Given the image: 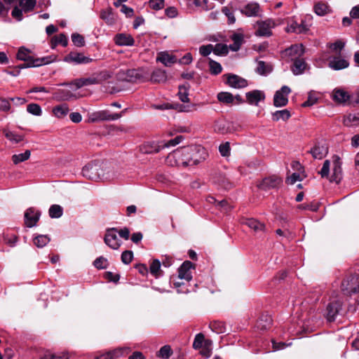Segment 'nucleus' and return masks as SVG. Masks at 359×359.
Listing matches in <instances>:
<instances>
[{
    "label": "nucleus",
    "mask_w": 359,
    "mask_h": 359,
    "mask_svg": "<svg viewBox=\"0 0 359 359\" xmlns=\"http://www.w3.org/2000/svg\"><path fill=\"white\" fill-rule=\"evenodd\" d=\"M11 109V104L8 99L0 97V111L7 112Z\"/></svg>",
    "instance_id": "obj_64"
},
{
    "label": "nucleus",
    "mask_w": 359,
    "mask_h": 359,
    "mask_svg": "<svg viewBox=\"0 0 359 359\" xmlns=\"http://www.w3.org/2000/svg\"><path fill=\"white\" fill-rule=\"evenodd\" d=\"M133 259V252L131 250H125L121 255V261L125 264H129Z\"/></svg>",
    "instance_id": "obj_62"
},
{
    "label": "nucleus",
    "mask_w": 359,
    "mask_h": 359,
    "mask_svg": "<svg viewBox=\"0 0 359 359\" xmlns=\"http://www.w3.org/2000/svg\"><path fill=\"white\" fill-rule=\"evenodd\" d=\"M341 289L346 295L359 294V276H347L341 283Z\"/></svg>",
    "instance_id": "obj_7"
},
{
    "label": "nucleus",
    "mask_w": 359,
    "mask_h": 359,
    "mask_svg": "<svg viewBox=\"0 0 359 359\" xmlns=\"http://www.w3.org/2000/svg\"><path fill=\"white\" fill-rule=\"evenodd\" d=\"M304 53V48L302 44H294L286 48L282 53V56L287 61H294L302 57Z\"/></svg>",
    "instance_id": "obj_12"
},
{
    "label": "nucleus",
    "mask_w": 359,
    "mask_h": 359,
    "mask_svg": "<svg viewBox=\"0 0 359 359\" xmlns=\"http://www.w3.org/2000/svg\"><path fill=\"white\" fill-rule=\"evenodd\" d=\"M52 43L56 46L61 44L62 46H67L68 43V39L65 34H60L59 35L55 36L52 39Z\"/></svg>",
    "instance_id": "obj_50"
},
{
    "label": "nucleus",
    "mask_w": 359,
    "mask_h": 359,
    "mask_svg": "<svg viewBox=\"0 0 359 359\" xmlns=\"http://www.w3.org/2000/svg\"><path fill=\"white\" fill-rule=\"evenodd\" d=\"M149 6L155 11H159L165 6L164 0H149Z\"/></svg>",
    "instance_id": "obj_60"
},
{
    "label": "nucleus",
    "mask_w": 359,
    "mask_h": 359,
    "mask_svg": "<svg viewBox=\"0 0 359 359\" xmlns=\"http://www.w3.org/2000/svg\"><path fill=\"white\" fill-rule=\"evenodd\" d=\"M342 305L343 301L340 297L336 296L330 297V302L326 306L325 314L328 321L332 322L335 320L336 317L342 308Z\"/></svg>",
    "instance_id": "obj_8"
},
{
    "label": "nucleus",
    "mask_w": 359,
    "mask_h": 359,
    "mask_svg": "<svg viewBox=\"0 0 359 359\" xmlns=\"http://www.w3.org/2000/svg\"><path fill=\"white\" fill-rule=\"evenodd\" d=\"M217 99L224 104H233L234 102V96L228 92H221L217 94Z\"/></svg>",
    "instance_id": "obj_38"
},
{
    "label": "nucleus",
    "mask_w": 359,
    "mask_h": 359,
    "mask_svg": "<svg viewBox=\"0 0 359 359\" xmlns=\"http://www.w3.org/2000/svg\"><path fill=\"white\" fill-rule=\"evenodd\" d=\"M318 101V97L315 93L310 92L308 95L307 100L305 101L302 106L304 107H311L315 104Z\"/></svg>",
    "instance_id": "obj_57"
},
{
    "label": "nucleus",
    "mask_w": 359,
    "mask_h": 359,
    "mask_svg": "<svg viewBox=\"0 0 359 359\" xmlns=\"http://www.w3.org/2000/svg\"><path fill=\"white\" fill-rule=\"evenodd\" d=\"M83 175L91 180H98L102 178V170L97 163H88L82 169Z\"/></svg>",
    "instance_id": "obj_13"
},
{
    "label": "nucleus",
    "mask_w": 359,
    "mask_h": 359,
    "mask_svg": "<svg viewBox=\"0 0 359 359\" xmlns=\"http://www.w3.org/2000/svg\"><path fill=\"white\" fill-rule=\"evenodd\" d=\"M341 161L338 156H333L332 163L329 160L324 161L319 174L323 178H327L330 182H340L342 179Z\"/></svg>",
    "instance_id": "obj_2"
},
{
    "label": "nucleus",
    "mask_w": 359,
    "mask_h": 359,
    "mask_svg": "<svg viewBox=\"0 0 359 359\" xmlns=\"http://www.w3.org/2000/svg\"><path fill=\"white\" fill-rule=\"evenodd\" d=\"M166 79V72L164 70L158 69L154 70L151 74L150 73V78L149 81L154 83H161L164 82Z\"/></svg>",
    "instance_id": "obj_33"
},
{
    "label": "nucleus",
    "mask_w": 359,
    "mask_h": 359,
    "mask_svg": "<svg viewBox=\"0 0 359 359\" xmlns=\"http://www.w3.org/2000/svg\"><path fill=\"white\" fill-rule=\"evenodd\" d=\"M211 345L212 341L209 340H206L205 344L200 348V353L205 358H208L211 355Z\"/></svg>",
    "instance_id": "obj_53"
},
{
    "label": "nucleus",
    "mask_w": 359,
    "mask_h": 359,
    "mask_svg": "<svg viewBox=\"0 0 359 359\" xmlns=\"http://www.w3.org/2000/svg\"><path fill=\"white\" fill-rule=\"evenodd\" d=\"M315 159H323L328 153V147L325 142H318L309 151Z\"/></svg>",
    "instance_id": "obj_17"
},
{
    "label": "nucleus",
    "mask_w": 359,
    "mask_h": 359,
    "mask_svg": "<svg viewBox=\"0 0 359 359\" xmlns=\"http://www.w3.org/2000/svg\"><path fill=\"white\" fill-rule=\"evenodd\" d=\"M41 213L33 208H28L25 213V223L27 227H33L39 221Z\"/></svg>",
    "instance_id": "obj_18"
},
{
    "label": "nucleus",
    "mask_w": 359,
    "mask_h": 359,
    "mask_svg": "<svg viewBox=\"0 0 359 359\" xmlns=\"http://www.w3.org/2000/svg\"><path fill=\"white\" fill-rule=\"evenodd\" d=\"M101 18L108 25H112L116 22V18L111 9H107L102 11L100 14Z\"/></svg>",
    "instance_id": "obj_35"
},
{
    "label": "nucleus",
    "mask_w": 359,
    "mask_h": 359,
    "mask_svg": "<svg viewBox=\"0 0 359 359\" xmlns=\"http://www.w3.org/2000/svg\"><path fill=\"white\" fill-rule=\"evenodd\" d=\"M213 52L217 55H225L228 53V47L226 44L217 43L213 47Z\"/></svg>",
    "instance_id": "obj_51"
},
{
    "label": "nucleus",
    "mask_w": 359,
    "mask_h": 359,
    "mask_svg": "<svg viewBox=\"0 0 359 359\" xmlns=\"http://www.w3.org/2000/svg\"><path fill=\"white\" fill-rule=\"evenodd\" d=\"M292 62L293 65L291 67V70L293 72V74L295 75L302 74L306 67V63L305 62L304 59L302 57Z\"/></svg>",
    "instance_id": "obj_29"
},
{
    "label": "nucleus",
    "mask_w": 359,
    "mask_h": 359,
    "mask_svg": "<svg viewBox=\"0 0 359 359\" xmlns=\"http://www.w3.org/2000/svg\"><path fill=\"white\" fill-rule=\"evenodd\" d=\"M172 353V350L170 346L165 345L161 348L158 351V355L163 358H168Z\"/></svg>",
    "instance_id": "obj_63"
},
{
    "label": "nucleus",
    "mask_w": 359,
    "mask_h": 359,
    "mask_svg": "<svg viewBox=\"0 0 359 359\" xmlns=\"http://www.w3.org/2000/svg\"><path fill=\"white\" fill-rule=\"evenodd\" d=\"M348 62L339 56L333 57L329 62V67L334 70H340L348 67Z\"/></svg>",
    "instance_id": "obj_25"
},
{
    "label": "nucleus",
    "mask_w": 359,
    "mask_h": 359,
    "mask_svg": "<svg viewBox=\"0 0 359 359\" xmlns=\"http://www.w3.org/2000/svg\"><path fill=\"white\" fill-rule=\"evenodd\" d=\"M120 114H111L108 110H101L88 113L87 115L88 123H97L100 121H115L121 118Z\"/></svg>",
    "instance_id": "obj_9"
},
{
    "label": "nucleus",
    "mask_w": 359,
    "mask_h": 359,
    "mask_svg": "<svg viewBox=\"0 0 359 359\" xmlns=\"http://www.w3.org/2000/svg\"><path fill=\"white\" fill-rule=\"evenodd\" d=\"M213 128L215 132L226 135L240 131L241 126L237 122L220 118L215 121Z\"/></svg>",
    "instance_id": "obj_6"
},
{
    "label": "nucleus",
    "mask_w": 359,
    "mask_h": 359,
    "mask_svg": "<svg viewBox=\"0 0 359 359\" xmlns=\"http://www.w3.org/2000/svg\"><path fill=\"white\" fill-rule=\"evenodd\" d=\"M183 140V136L178 135L174 139L169 140L168 142H148L140 146V150L143 154L158 153L162 149L169 147H174L180 144Z\"/></svg>",
    "instance_id": "obj_5"
},
{
    "label": "nucleus",
    "mask_w": 359,
    "mask_h": 359,
    "mask_svg": "<svg viewBox=\"0 0 359 359\" xmlns=\"http://www.w3.org/2000/svg\"><path fill=\"white\" fill-rule=\"evenodd\" d=\"M350 98L348 93L341 89H334L332 93V99L338 103H345Z\"/></svg>",
    "instance_id": "obj_30"
},
{
    "label": "nucleus",
    "mask_w": 359,
    "mask_h": 359,
    "mask_svg": "<svg viewBox=\"0 0 359 359\" xmlns=\"http://www.w3.org/2000/svg\"><path fill=\"white\" fill-rule=\"evenodd\" d=\"M2 241L9 246L13 247L18 241V237L15 234L6 233L3 234Z\"/></svg>",
    "instance_id": "obj_47"
},
{
    "label": "nucleus",
    "mask_w": 359,
    "mask_h": 359,
    "mask_svg": "<svg viewBox=\"0 0 359 359\" xmlns=\"http://www.w3.org/2000/svg\"><path fill=\"white\" fill-rule=\"evenodd\" d=\"M343 123L347 127L356 126L359 125V116L358 113L349 114L344 117Z\"/></svg>",
    "instance_id": "obj_34"
},
{
    "label": "nucleus",
    "mask_w": 359,
    "mask_h": 359,
    "mask_svg": "<svg viewBox=\"0 0 359 359\" xmlns=\"http://www.w3.org/2000/svg\"><path fill=\"white\" fill-rule=\"evenodd\" d=\"M210 328L212 332L217 334H221L226 332L225 324L222 321H213L210 323Z\"/></svg>",
    "instance_id": "obj_42"
},
{
    "label": "nucleus",
    "mask_w": 359,
    "mask_h": 359,
    "mask_svg": "<svg viewBox=\"0 0 359 359\" xmlns=\"http://www.w3.org/2000/svg\"><path fill=\"white\" fill-rule=\"evenodd\" d=\"M291 116L290 112L287 109L278 110L272 114V118L275 121L288 120Z\"/></svg>",
    "instance_id": "obj_36"
},
{
    "label": "nucleus",
    "mask_w": 359,
    "mask_h": 359,
    "mask_svg": "<svg viewBox=\"0 0 359 359\" xmlns=\"http://www.w3.org/2000/svg\"><path fill=\"white\" fill-rule=\"evenodd\" d=\"M246 100L248 104L253 105H258L259 102L263 101L265 99V94L263 91L259 90H254L246 93Z\"/></svg>",
    "instance_id": "obj_24"
},
{
    "label": "nucleus",
    "mask_w": 359,
    "mask_h": 359,
    "mask_svg": "<svg viewBox=\"0 0 359 359\" xmlns=\"http://www.w3.org/2000/svg\"><path fill=\"white\" fill-rule=\"evenodd\" d=\"M31 152L29 150H26L24 153L14 154L12 156V161L14 164L17 165L21 162H24L29 158Z\"/></svg>",
    "instance_id": "obj_43"
},
{
    "label": "nucleus",
    "mask_w": 359,
    "mask_h": 359,
    "mask_svg": "<svg viewBox=\"0 0 359 359\" xmlns=\"http://www.w3.org/2000/svg\"><path fill=\"white\" fill-rule=\"evenodd\" d=\"M150 72L147 68L128 69L125 79L129 82H145L149 80Z\"/></svg>",
    "instance_id": "obj_10"
},
{
    "label": "nucleus",
    "mask_w": 359,
    "mask_h": 359,
    "mask_svg": "<svg viewBox=\"0 0 359 359\" xmlns=\"http://www.w3.org/2000/svg\"><path fill=\"white\" fill-rule=\"evenodd\" d=\"M48 213L51 218H59L62 215L63 209L59 205H52L49 208Z\"/></svg>",
    "instance_id": "obj_45"
},
{
    "label": "nucleus",
    "mask_w": 359,
    "mask_h": 359,
    "mask_svg": "<svg viewBox=\"0 0 359 359\" xmlns=\"http://www.w3.org/2000/svg\"><path fill=\"white\" fill-rule=\"evenodd\" d=\"M189 85L188 83L179 86L178 96L180 100L183 102H189Z\"/></svg>",
    "instance_id": "obj_37"
},
{
    "label": "nucleus",
    "mask_w": 359,
    "mask_h": 359,
    "mask_svg": "<svg viewBox=\"0 0 359 359\" xmlns=\"http://www.w3.org/2000/svg\"><path fill=\"white\" fill-rule=\"evenodd\" d=\"M200 151L203 152L204 149L194 146L178 149L168 154L167 162L171 165L182 167L197 165L205 159V157L199 156Z\"/></svg>",
    "instance_id": "obj_1"
},
{
    "label": "nucleus",
    "mask_w": 359,
    "mask_h": 359,
    "mask_svg": "<svg viewBox=\"0 0 359 359\" xmlns=\"http://www.w3.org/2000/svg\"><path fill=\"white\" fill-rule=\"evenodd\" d=\"M93 264L97 269H103L107 267L108 261L106 258L100 257L94 261Z\"/></svg>",
    "instance_id": "obj_61"
},
{
    "label": "nucleus",
    "mask_w": 359,
    "mask_h": 359,
    "mask_svg": "<svg viewBox=\"0 0 359 359\" xmlns=\"http://www.w3.org/2000/svg\"><path fill=\"white\" fill-rule=\"evenodd\" d=\"M306 177L305 173L294 172L286 178L287 184H294L297 181H302Z\"/></svg>",
    "instance_id": "obj_44"
},
{
    "label": "nucleus",
    "mask_w": 359,
    "mask_h": 359,
    "mask_svg": "<svg viewBox=\"0 0 359 359\" xmlns=\"http://www.w3.org/2000/svg\"><path fill=\"white\" fill-rule=\"evenodd\" d=\"M276 26L272 19L257 21L255 34L259 36H270L272 35V29Z\"/></svg>",
    "instance_id": "obj_11"
},
{
    "label": "nucleus",
    "mask_w": 359,
    "mask_h": 359,
    "mask_svg": "<svg viewBox=\"0 0 359 359\" xmlns=\"http://www.w3.org/2000/svg\"><path fill=\"white\" fill-rule=\"evenodd\" d=\"M64 61L74 65L88 64L93 59L81 53L71 52L64 57Z\"/></svg>",
    "instance_id": "obj_14"
},
{
    "label": "nucleus",
    "mask_w": 359,
    "mask_h": 359,
    "mask_svg": "<svg viewBox=\"0 0 359 359\" xmlns=\"http://www.w3.org/2000/svg\"><path fill=\"white\" fill-rule=\"evenodd\" d=\"M36 4V0H20L19 5L25 13L34 10Z\"/></svg>",
    "instance_id": "obj_39"
},
{
    "label": "nucleus",
    "mask_w": 359,
    "mask_h": 359,
    "mask_svg": "<svg viewBox=\"0 0 359 359\" xmlns=\"http://www.w3.org/2000/svg\"><path fill=\"white\" fill-rule=\"evenodd\" d=\"M50 238L46 235H39L34 239V244L38 248H43L50 242Z\"/></svg>",
    "instance_id": "obj_46"
},
{
    "label": "nucleus",
    "mask_w": 359,
    "mask_h": 359,
    "mask_svg": "<svg viewBox=\"0 0 359 359\" xmlns=\"http://www.w3.org/2000/svg\"><path fill=\"white\" fill-rule=\"evenodd\" d=\"M5 136L8 140L14 143H19L23 140L22 135H20L12 131H6L5 133Z\"/></svg>",
    "instance_id": "obj_52"
},
{
    "label": "nucleus",
    "mask_w": 359,
    "mask_h": 359,
    "mask_svg": "<svg viewBox=\"0 0 359 359\" xmlns=\"http://www.w3.org/2000/svg\"><path fill=\"white\" fill-rule=\"evenodd\" d=\"M69 111V108L67 104H60L53 107L52 114L57 118H65Z\"/></svg>",
    "instance_id": "obj_26"
},
{
    "label": "nucleus",
    "mask_w": 359,
    "mask_h": 359,
    "mask_svg": "<svg viewBox=\"0 0 359 359\" xmlns=\"http://www.w3.org/2000/svg\"><path fill=\"white\" fill-rule=\"evenodd\" d=\"M226 84L231 88H242L248 86V81L238 75L228 74L226 75Z\"/></svg>",
    "instance_id": "obj_23"
},
{
    "label": "nucleus",
    "mask_w": 359,
    "mask_h": 359,
    "mask_svg": "<svg viewBox=\"0 0 359 359\" xmlns=\"http://www.w3.org/2000/svg\"><path fill=\"white\" fill-rule=\"evenodd\" d=\"M206 340L202 333L197 334L193 343L194 348L196 350L200 349L205 344Z\"/></svg>",
    "instance_id": "obj_49"
},
{
    "label": "nucleus",
    "mask_w": 359,
    "mask_h": 359,
    "mask_svg": "<svg viewBox=\"0 0 359 359\" xmlns=\"http://www.w3.org/2000/svg\"><path fill=\"white\" fill-rule=\"evenodd\" d=\"M271 325V318L269 316H262L257 323V327L262 330H267Z\"/></svg>",
    "instance_id": "obj_41"
},
{
    "label": "nucleus",
    "mask_w": 359,
    "mask_h": 359,
    "mask_svg": "<svg viewBox=\"0 0 359 359\" xmlns=\"http://www.w3.org/2000/svg\"><path fill=\"white\" fill-rule=\"evenodd\" d=\"M209 64L210 70L212 74L217 75L222 72V67L219 63L210 60Z\"/></svg>",
    "instance_id": "obj_58"
},
{
    "label": "nucleus",
    "mask_w": 359,
    "mask_h": 359,
    "mask_svg": "<svg viewBox=\"0 0 359 359\" xmlns=\"http://www.w3.org/2000/svg\"><path fill=\"white\" fill-rule=\"evenodd\" d=\"M290 88L283 86L280 90H278L273 98V104L277 107H284L288 102L287 95L290 93Z\"/></svg>",
    "instance_id": "obj_16"
},
{
    "label": "nucleus",
    "mask_w": 359,
    "mask_h": 359,
    "mask_svg": "<svg viewBox=\"0 0 359 359\" xmlns=\"http://www.w3.org/2000/svg\"><path fill=\"white\" fill-rule=\"evenodd\" d=\"M287 32L301 34L308 30L306 26L302 22L301 24L294 21L285 28Z\"/></svg>",
    "instance_id": "obj_31"
},
{
    "label": "nucleus",
    "mask_w": 359,
    "mask_h": 359,
    "mask_svg": "<svg viewBox=\"0 0 359 359\" xmlns=\"http://www.w3.org/2000/svg\"><path fill=\"white\" fill-rule=\"evenodd\" d=\"M232 40L233 41V44L230 48L232 50L236 51L240 48L243 41V36L241 34H235L232 36Z\"/></svg>",
    "instance_id": "obj_48"
},
{
    "label": "nucleus",
    "mask_w": 359,
    "mask_h": 359,
    "mask_svg": "<svg viewBox=\"0 0 359 359\" xmlns=\"http://www.w3.org/2000/svg\"><path fill=\"white\" fill-rule=\"evenodd\" d=\"M314 12L320 16H323L329 13V6L324 2H318L314 6Z\"/></svg>",
    "instance_id": "obj_40"
},
{
    "label": "nucleus",
    "mask_w": 359,
    "mask_h": 359,
    "mask_svg": "<svg viewBox=\"0 0 359 359\" xmlns=\"http://www.w3.org/2000/svg\"><path fill=\"white\" fill-rule=\"evenodd\" d=\"M110 77L111 76L108 72L103 71L95 73L88 78L77 79L70 83H62L60 86H69L72 88L74 87V90H76L83 86L100 83Z\"/></svg>",
    "instance_id": "obj_4"
},
{
    "label": "nucleus",
    "mask_w": 359,
    "mask_h": 359,
    "mask_svg": "<svg viewBox=\"0 0 359 359\" xmlns=\"http://www.w3.org/2000/svg\"><path fill=\"white\" fill-rule=\"evenodd\" d=\"M282 182V180L277 176H271L264 178L259 184L258 187L263 190H269L278 187Z\"/></svg>",
    "instance_id": "obj_19"
},
{
    "label": "nucleus",
    "mask_w": 359,
    "mask_h": 359,
    "mask_svg": "<svg viewBox=\"0 0 359 359\" xmlns=\"http://www.w3.org/2000/svg\"><path fill=\"white\" fill-rule=\"evenodd\" d=\"M194 269V264L189 261H185L178 270V277L189 282L192 279L191 270Z\"/></svg>",
    "instance_id": "obj_20"
},
{
    "label": "nucleus",
    "mask_w": 359,
    "mask_h": 359,
    "mask_svg": "<svg viewBox=\"0 0 359 359\" xmlns=\"http://www.w3.org/2000/svg\"><path fill=\"white\" fill-rule=\"evenodd\" d=\"M161 269V263L158 259H154L149 267L150 273L157 277L159 275Z\"/></svg>",
    "instance_id": "obj_56"
},
{
    "label": "nucleus",
    "mask_w": 359,
    "mask_h": 359,
    "mask_svg": "<svg viewBox=\"0 0 359 359\" xmlns=\"http://www.w3.org/2000/svg\"><path fill=\"white\" fill-rule=\"evenodd\" d=\"M27 111L33 115L40 116L42 114L41 107L38 104H29L27 107Z\"/></svg>",
    "instance_id": "obj_54"
},
{
    "label": "nucleus",
    "mask_w": 359,
    "mask_h": 359,
    "mask_svg": "<svg viewBox=\"0 0 359 359\" xmlns=\"http://www.w3.org/2000/svg\"><path fill=\"white\" fill-rule=\"evenodd\" d=\"M156 60L161 62L165 66H170L171 65L176 62L175 57L170 55L167 52L159 53L158 54Z\"/></svg>",
    "instance_id": "obj_32"
},
{
    "label": "nucleus",
    "mask_w": 359,
    "mask_h": 359,
    "mask_svg": "<svg viewBox=\"0 0 359 359\" xmlns=\"http://www.w3.org/2000/svg\"><path fill=\"white\" fill-rule=\"evenodd\" d=\"M219 151L222 156L227 157L230 156L231 148L229 142H226L225 143L220 144L219 147Z\"/></svg>",
    "instance_id": "obj_59"
},
{
    "label": "nucleus",
    "mask_w": 359,
    "mask_h": 359,
    "mask_svg": "<svg viewBox=\"0 0 359 359\" xmlns=\"http://www.w3.org/2000/svg\"><path fill=\"white\" fill-rule=\"evenodd\" d=\"M240 11L247 17H257L259 16L261 8L257 3L250 2L241 8Z\"/></svg>",
    "instance_id": "obj_21"
},
{
    "label": "nucleus",
    "mask_w": 359,
    "mask_h": 359,
    "mask_svg": "<svg viewBox=\"0 0 359 359\" xmlns=\"http://www.w3.org/2000/svg\"><path fill=\"white\" fill-rule=\"evenodd\" d=\"M117 232L118 230L115 228L107 229L104 238V243L113 250L118 249L121 245L117 237Z\"/></svg>",
    "instance_id": "obj_15"
},
{
    "label": "nucleus",
    "mask_w": 359,
    "mask_h": 359,
    "mask_svg": "<svg viewBox=\"0 0 359 359\" xmlns=\"http://www.w3.org/2000/svg\"><path fill=\"white\" fill-rule=\"evenodd\" d=\"M242 223L249 228L253 229L255 231H263L265 229V225L258 220L253 218H246L242 221Z\"/></svg>",
    "instance_id": "obj_28"
},
{
    "label": "nucleus",
    "mask_w": 359,
    "mask_h": 359,
    "mask_svg": "<svg viewBox=\"0 0 359 359\" xmlns=\"http://www.w3.org/2000/svg\"><path fill=\"white\" fill-rule=\"evenodd\" d=\"M72 42L77 47H82L85 45V40L82 35L74 33L72 35Z\"/></svg>",
    "instance_id": "obj_55"
},
{
    "label": "nucleus",
    "mask_w": 359,
    "mask_h": 359,
    "mask_svg": "<svg viewBox=\"0 0 359 359\" xmlns=\"http://www.w3.org/2000/svg\"><path fill=\"white\" fill-rule=\"evenodd\" d=\"M114 41L116 45L119 46H132L135 44L133 37L126 33H119L114 36Z\"/></svg>",
    "instance_id": "obj_22"
},
{
    "label": "nucleus",
    "mask_w": 359,
    "mask_h": 359,
    "mask_svg": "<svg viewBox=\"0 0 359 359\" xmlns=\"http://www.w3.org/2000/svg\"><path fill=\"white\" fill-rule=\"evenodd\" d=\"M17 59L25 62L19 65L20 68L36 67L50 62L48 57L35 58L32 51L25 47L18 49Z\"/></svg>",
    "instance_id": "obj_3"
},
{
    "label": "nucleus",
    "mask_w": 359,
    "mask_h": 359,
    "mask_svg": "<svg viewBox=\"0 0 359 359\" xmlns=\"http://www.w3.org/2000/svg\"><path fill=\"white\" fill-rule=\"evenodd\" d=\"M54 97L60 101H67L75 98V95L69 89H58L54 93Z\"/></svg>",
    "instance_id": "obj_27"
}]
</instances>
